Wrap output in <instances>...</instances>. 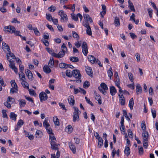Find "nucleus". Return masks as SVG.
Instances as JSON below:
<instances>
[{"label":"nucleus","instance_id":"obj_1","mask_svg":"<svg viewBox=\"0 0 158 158\" xmlns=\"http://www.w3.org/2000/svg\"><path fill=\"white\" fill-rule=\"evenodd\" d=\"M62 51L58 53H53L52 56L56 58H60L64 56L65 52L67 51V48L65 44L63 43L61 47Z\"/></svg>","mask_w":158,"mask_h":158},{"label":"nucleus","instance_id":"obj_2","mask_svg":"<svg viewBox=\"0 0 158 158\" xmlns=\"http://www.w3.org/2000/svg\"><path fill=\"white\" fill-rule=\"evenodd\" d=\"M49 139L51 142V148L53 150H57L58 148V145L56 143V140L53 135H49Z\"/></svg>","mask_w":158,"mask_h":158},{"label":"nucleus","instance_id":"obj_3","mask_svg":"<svg viewBox=\"0 0 158 158\" xmlns=\"http://www.w3.org/2000/svg\"><path fill=\"white\" fill-rule=\"evenodd\" d=\"M73 108L74 111L73 113V121L74 122H76L79 120V114L81 113V112L77 107L74 106Z\"/></svg>","mask_w":158,"mask_h":158},{"label":"nucleus","instance_id":"obj_4","mask_svg":"<svg viewBox=\"0 0 158 158\" xmlns=\"http://www.w3.org/2000/svg\"><path fill=\"white\" fill-rule=\"evenodd\" d=\"M100 86L101 87H98L99 90L104 95H106L107 93L106 90L108 89L107 85L104 83H102L100 84Z\"/></svg>","mask_w":158,"mask_h":158},{"label":"nucleus","instance_id":"obj_5","mask_svg":"<svg viewBox=\"0 0 158 158\" xmlns=\"http://www.w3.org/2000/svg\"><path fill=\"white\" fill-rule=\"evenodd\" d=\"M58 14L61 17L60 21L64 23L65 21L68 20L67 16L66 14L64 13L63 10H60L58 12Z\"/></svg>","mask_w":158,"mask_h":158},{"label":"nucleus","instance_id":"obj_6","mask_svg":"<svg viewBox=\"0 0 158 158\" xmlns=\"http://www.w3.org/2000/svg\"><path fill=\"white\" fill-rule=\"evenodd\" d=\"M73 75L76 78L80 79L81 77V75L79 70L75 69L73 71Z\"/></svg>","mask_w":158,"mask_h":158},{"label":"nucleus","instance_id":"obj_7","mask_svg":"<svg viewBox=\"0 0 158 158\" xmlns=\"http://www.w3.org/2000/svg\"><path fill=\"white\" fill-rule=\"evenodd\" d=\"M4 30L6 32L13 33L15 31V28L11 26H8L4 27Z\"/></svg>","mask_w":158,"mask_h":158},{"label":"nucleus","instance_id":"obj_8","mask_svg":"<svg viewBox=\"0 0 158 158\" xmlns=\"http://www.w3.org/2000/svg\"><path fill=\"white\" fill-rule=\"evenodd\" d=\"M39 97L41 102L45 101L48 99V97L45 92H42L39 94Z\"/></svg>","mask_w":158,"mask_h":158},{"label":"nucleus","instance_id":"obj_9","mask_svg":"<svg viewBox=\"0 0 158 158\" xmlns=\"http://www.w3.org/2000/svg\"><path fill=\"white\" fill-rule=\"evenodd\" d=\"M25 73L28 78L30 80H32L33 79V74L31 71L28 69H26Z\"/></svg>","mask_w":158,"mask_h":158},{"label":"nucleus","instance_id":"obj_10","mask_svg":"<svg viewBox=\"0 0 158 158\" xmlns=\"http://www.w3.org/2000/svg\"><path fill=\"white\" fill-rule=\"evenodd\" d=\"M94 93L95 99L98 101V103L99 104H101L102 103V101L101 99V97L95 91H94Z\"/></svg>","mask_w":158,"mask_h":158},{"label":"nucleus","instance_id":"obj_11","mask_svg":"<svg viewBox=\"0 0 158 158\" xmlns=\"http://www.w3.org/2000/svg\"><path fill=\"white\" fill-rule=\"evenodd\" d=\"M85 71L86 72L87 74L90 76L91 77H93V74L92 69L91 67H88L86 68Z\"/></svg>","mask_w":158,"mask_h":158},{"label":"nucleus","instance_id":"obj_12","mask_svg":"<svg viewBox=\"0 0 158 158\" xmlns=\"http://www.w3.org/2000/svg\"><path fill=\"white\" fill-rule=\"evenodd\" d=\"M69 104L71 106H73L75 103L74 98L73 96L71 95L69 97L68 99Z\"/></svg>","mask_w":158,"mask_h":158},{"label":"nucleus","instance_id":"obj_13","mask_svg":"<svg viewBox=\"0 0 158 158\" xmlns=\"http://www.w3.org/2000/svg\"><path fill=\"white\" fill-rule=\"evenodd\" d=\"M18 102L20 108L24 107L26 105L25 100L24 99H20L19 100Z\"/></svg>","mask_w":158,"mask_h":158},{"label":"nucleus","instance_id":"obj_14","mask_svg":"<svg viewBox=\"0 0 158 158\" xmlns=\"http://www.w3.org/2000/svg\"><path fill=\"white\" fill-rule=\"evenodd\" d=\"M142 88L141 86L139 84L136 85V94L138 95L142 93Z\"/></svg>","mask_w":158,"mask_h":158},{"label":"nucleus","instance_id":"obj_15","mask_svg":"<svg viewBox=\"0 0 158 158\" xmlns=\"http://www.w3.org/2000/svg\"><path fill=\"white\" fill-rule=\"evenodd\" d=\"M148 132L145 131H143L142 133V136L143 140H148Z\"/></svg>","mask_w":158,"mask_h":158},{"label":"nucleus","instance_id":"obj_16","mask_svg":"<svg viewBox=\"0 0 158 158\" xmlns=\"http://www.w3.org/2000/svg\"><path fill=\"white\" fill-rule=\"evenodd\" d=\"M110 93L112 96L114 95L117 93L116 89L114 86H111L110 87Z\"/></svg>","mask_w":158,"mask_h":158},{"label":"nucleus","instance_id":"obj_17","mask_svg":"<svg viewBox=\"0 0 158 158\" xmlns=\"http://www.w3.org/2000/svg\"><path fill=\"white\" fill-rule=\"evenodd\" d=\"M88 59L89 61L92 63H94L97 60L92 55L88 56Z\"/></svg>","mask_w":158,"mask_h":158},{"label":"nucleus","instance_id":"obj_18","mask_svg":"<svg viewBox=\"0 0 158 158\" xmlns=\"http://www.w3.org/2000/svg\"><path fill=\"white\" fill-rule=\"evenodd\" d=\"M69 146L72 152L74 154H75L76 152V148L75 145L71 143H69Z\"/></svg>","mask_w":158,"mask_h":158},{"label":"nucleus","instance_id":"obj_19","mask_svg":"<svg viewBox=\"0 0 158 158\" xmlns=\"http://www.w3.org/2000/svg\"><path fill=\"white\" fill-rule=\"evenodd\" d=\"M128 3L129 4L128 7L129 8L131 9V11L135 12V10L132 2L130 0H129Z\"/></svg>","mask_w":158,"mask_h":158},{"label":"nucleus","instance_id":"obj_20","mask_svg":"<svg viewBox=\"0 0 158 158\" xmlns=\"http://www.w3.org/2000/svg\"><path fill=\"white\" fill-rule=\"evenodd\" d=\"M54 59L53 57H52L50 58V60L49 61L48 63V66L50 68H52L54 66Z\"/></svg>","mask_w":158,"mask_h":158},{"label":"nucleus","instance_id":"obj_21","mask_svg":"<svg viewBox=\"0 0 158 158\" xmlns=\"http://www.w3.org/2000/svg\"><path fill=\"white\" fill-rule=\"evenodd\" d=\"M84 18L87 22L89 21L90 23H92L93 21L90 16L88 14H85L84 15Z\"/></svg>","mask_w":158,"mask_h":158},{"label":"nucleus","instance_id":"obj_22","mask_svg":"<svg viewBox=\"0 0 158 158\" xmlns=\"http://www.w3.org/2000/svg\"><path fill=\"white\" fill-rule=\"evenodd\" d=\"M53 121L55 124L57 126H59L60 125V122L59 120L56 116H55L53 118Z\"/></svg>","mask_w":158,"mask_h":158},{"label":"nucleus","instance_id":"obj_23","mask_svg":"<svg viewBox=\"0 0 158 158\" xmlns=\"http://www.w3.org/2000/svg\"><path fill=\"white\" fill-rule=\"evenodd\" d=\"M130 153V149L129 147L127 145L126 147L124 150V153L127 156H128Z\"/></svg>","mask_w":158,"mask_h":158},{"label":"nucleus","instance_id":"obj_24","mask_svg":"<svg viewBox=\"0 0 158 158\" xmlns=\"http://www.w3.org/2000/svg\"><path fill=\"white\" fill-rule=\"evenodd\" d=\"M44 71V72L49 73L51 72V69L48 65H45L43 68Z\"/></svg>","mask_w":158,"mask_h":158},{"label":"nucleus","instance_id":"obj_25","mask_svg":"<svg viewBox=\"0 0 158 158\" xmlns=\"http://www.w3.org/2000/svg\"><path fill=\"white\" fill-rule=\"evenodd\" d=\"M102 8L103 10V11L101 12L100 15H101V17L103 18V16L102 15V13H103V15H105L106 14V6L105 5H102Z\"/></svg>","mask_w":158,"mask_h":158},{"label":"nucleus","instance_id":"obj_26","mask_svg":"<svg viewBox=\"0 0 158 158\" xmlns=\"http://www.w3.org/2000/svg\"><path fill=\"white\" fill-rule=\"evenodd\" d=\"M134 104V102L133 98H132L130 99L129 103V106L131 110L133 109Z\"/></svg>","mask_w":158,"mask_h":158},{"label":"nucleus","instance_id":"obj_27","mask_svg":"<svg viewBox=\"0 0 158 158\" xmlns=\"http://www.w3.org/2000/svg\"><path fill=\"white\" fill-rule=\"evenodd\" d=\"M98 147L100 148H101L103 145V140L102 138H99L98 139Z\"/></svg>","mask_w":158,"mask_h":158},{"label":"nucleus","instance_id":"obj_28","mask_svg":"<svg viewBox=\"0 0 158 158\" xmlns=\"http://www.w3.org/2000/svg\"><path fill=\"white\" fill-rule=\"evenodd\" d=\"M17 115L14 112H11L10 116V118L12 120L16 121Z\"/></svg>","mask_w":158,"mask_h":158},{"label":"nucleus","instance_id":"obj_29","mask_svg":"<svg viewBox=\"0 0 158 158\" xmlns=\"http://www.w3.org/2000/svg\"><path fill=\"white\" fill-rule=\"evenodd\" d=\"M114 23L115 26L116 27L120 25V23L119 19L117 17H115Z\"/></svg>","mask_w":158,"mask_h":158},{"label":"nucleus","instance_id":"obj_30","mask_svg":"<svg viewBox=\"0 0 158 158\" xmlns=\"http://www.w3.org/2000/svg\"><path fill=\"white\" fill-rule=\"evenodd\" d=\"M2 47L5 48L6 49L8 52H10V49L9 46L8 44H6L5 43L3 42L2 43Z\"/></svg>","mask_w":158,"mask_h":158},{"label":"nucleus","instance_id":"obj_31","mask_svg":"<svg viewBox=\"0 0 158 158\" xmlns=\"http://www.w3.org/2000/svg\"><path fill=\"white\" fill-rule=\"evenodd\" d=\"M19 78H21L23 81H25V75L23 72L19 73Z\"/></svg>","mask_w":158,"mask_h":158},{"label":"nucleus","instance_id":"obj_32","mask_svg":"<svg viewBox=\"0 0 158 158\" xmlns=\"http://www.w3.org/2000/svg\"><path fill=\"white\" fill-rule=\"evenodd\" d=\"M9 56L8 54H7V60L9 61V57H10L11 59H11V60L12 59H15V56L14 54L10 52L9 53Z\"/></svg>","mask_w":158,"mask_h":158},{"label":"nucleus","instance_id":"obj_33","mask_svg":"<svg viewBox=\"0 0 158 158\" xmlns=\"http://www.w3.org/2000/svg\"><path fill=\"white\" fill-rule=\"evenodd\" d=\"M66 74L67 76L71 77L73 76V71L71 72L70 70H67Z\"/></svg>","mask_w":158,"mask_h":158},{"label":"nucleus","instance_id":"obj_34","mask_svg":"<svg viewBox=\"0 0 158 158\" xmlns=\"http://www.w3.org/2000/svg\"><path fill=\"white\" fill-rule=\"evenodd\" d=\"M46 118H45L43 123V126L46 129L50 127V124L48 122V121L46 120Z\"/></svg>","mask_w":158,"mask_h":158},{"label":"nucleus","instance_id":"obj_35","mask_svg":"<svg viewBox=\"0 0 158 158\" xmlns=\"http://www.w3.org/2000/svg\"><path fill=\"white\" fill-rule=\"evenodd\" d=\"M70 60L71 61L73 62H77L79 61V59L77 57H74L71 56L70 58Z\"/></svg>","mask_w":158,"mask_h":158},{"label":"nucleus","instance_id":"obj_36","mask_svg":"<svg viewBox=\"0 0 158 158\" xmlns=\"http://www.w3.org/2000/svg\"><path fill=\"white\" fill-rule=\"evenodd\" d=\"M59 66L60 68L66 69L68 68V64L61 63L59 64Z\"/></svg>","mask_w":158,"mask_h":158},{"label":"nucleus","instance_id":"obj_37","mask_svg":"<svg viewBox=\"0 0 158 158\" xmlns=\"http://www.w3.org/2000/svg\"><path fill=\"white\" fill-rule=\"evenodd\" d=\"M71 15L72 18L75 21H77L78 20V18L77 14L76 15H75L74 13H73L71 14Z\"/></svg>","mask_w":158,"mask_h":158},{"label":"nucleus","instance_id":"obj_38","mask_svg":"<svg viewBox=\"0 0 158 158\" xmlns=\"http://www.w3.org/2000/svg\"><path fill=\"white\" fill-rule=\"evenodd\" d=\"M90 85L89 82L87 81H86L84 83L83 87L84 88H87Z\"/></svg>","mask_w":158,"mask_h":158},{"label":"nucleus","instance_id":"obj_39","mask_svg":"<svg viewBox=\"0 0 158 158\" xmlns=\"http://www.w3.org/2000/svg\"><path fill=\"white\" fill-rule=\"evenodd\" d=\"M13 61H12L11 60V59H10V60H9V62H10V64H9V67L10 68H11L12 69H14V68L16 67L15 66V65L12 62Z\"/></svg>","mask_w":158,"mask_h":158},{"label":"nucleus","instance_id":"obj_40","mask_svg":"<svg viewBox=\"0 0 158 158\" xmlns=\"http://www.w3.org/2000/svg\"><path fill=\"white\" fill-rule=\"evenodd\" d=\"M22 84L23 87L27 89H29V85L28 83L25 81L22 82Z\"/></svg>","mask_w":158,"mask_h":158},{"label":"nucleus","instance_id":"obj_41","mask_svg":"<svg viewBox=\"0 0 158 158\" xmlns=\"http://www.w3.org/2000/svg\"><path fill=\"white\" fill-rule=\"evenodd\" d=\"M10 83L12 87V88H18L17 85L15 82V80H12L10 81Z\"/></svg>","mask_w":158,"mask_h":158},{"label":"nucleus","instance_id":"obj_42","mask_svg":"<svg viewBox=\"0 0 158 158\" xmlns=\"http://www.w3.org/2000/svg\"><path fill=\"white\" fill-rule=\"evenodd\" d=\"M46 130L47 131V133L50 135H53V133L52 132V129L49 127L47 128L46 129Z\"/></svg>","mask_w":158,"mask_h":158},{"label":"nucleus","instance_id":"obj_43","mask_svg":"<svg viewBox=\"0 0 158 158\" xmlns=\"http://www.w3.org/2000/svg\"><path fill=\"white\" fill-rule=\"evenodd\" d=\"M86 33L89 35H92L91 29L90 27H88L86 29Z\"/></svg>","mask_w":158,"mask_h":158},{"label":"nucleus","instance_id":"obj_44","mask_svg":"<svg viewBox=\"0 0 158 158\" xmlns=\"http://www.w3.org/2000/svg\"><path fill=\"white\" fill-rule=\"evenodd\" d=\"M151 112L153 118H155L156 115V110L154 109H152Z\"/></svg>","mask_w":158,"mask_h":158},{"label":"nucleus","instance_id":"obj_45","mask_svg":"<svg viewBox=\"0 0 158 158\" xmlns=\"http://www.w3.org/2000/svg\"><path fill=\"white\" fill-rule=\"evenodd\" d=\"M35 34L37 36H39L40 33L36 27L34 28L33 29Z\"/></svg>","mask_w":158,"mask_h":158},{"label":"nucleus","instance_id":"obj_46","mask_svg":"<svg viewBox=\"0 0 158 158\" xmlns=\"http://www.w3.org/2000/svg\"><path fill=\"white\" fill-rule=\"evenodd\" d=\"M148 140H146V141L145 140H143V146L144 148L147 149L148 146Z\"/></svg>","mask_w":158,"mask_h":158},{"label":"nucleus","instance_id":"obj_47","mask_svg":"<svg viewBox=\"0 0 158 158\" xmlns=\"http://www.w3.org/2000/svg\"><path fill=\"white\" fill-rule=\"evenodd\" d=\"M2 113L3 117L4 118H8L7 114L6 113V110H2Z\"/></svg>","mask_w":158,"mask_h":158},{"label":"nucleus","instance_id":"obj_48","mask_svg":"<svg viewBox=\"0 0 158 158\" xmlns=\"http://www.w3.org/2000/svg\"><path fill=\"white\" fill-rule=\"evenodd\" d=\"M18 91L17 88H11L10 89V93L12 94H14L15 93H17Z\"/></svg>","mask_w":158,"mask_h":158},{"label":"nucleus","instance_id":"obj_49","mask_svg":"<svg viewBox=\"0 0 158 158\" xmlns=\"http://www.w3.org/2000/svg\"><path fill=\"white\" fill-rule=\"evenodd\" d=\"M73 33V36L74 38H76V39H79V36L78 34L75 31H72Z\"/></svg>","mask_w":158,"mask_h":158},{"label":"nucleus","instance_id":"obj_50","mask_svg":"<svg viewBox=\"0 0 158 158\" xmlns=\"http://www.w3.org/2000/svg\"><path fill=\"white\" fill-rule=\"evenodd\" d=\"M81 47L82 49H86L88 48L87 44L85 42H83Z\"/></svg>","mask_w":158,"mask_h":158},{"label":"nucleus","instance_id":"obj_51","mask_svg":"<svg viewBox=\"0 0 158 158\" xmlns=\"http://www.w3.org/2000/svg\"><path fill=\"white\" fill-rule=\"evenodd\" d=\"M67 128L68 129V133H71L73 131V128L71 126L69 125L67 126Z\"/></svg>","mask_w":158,"mask_h":158},{"label":"nucleus","instance_id":"obj_52","mask_svg":"<svg viewBox=\"0 0 158 158\" xmlns=\"http://www.w3.org/2000/svg\"><path fill=\"white\" fill-rule=\"evenodd\" d=\"M128 76L129 79L130 80L131 82H133L134 81L133 76V74L131 73H128Z\"/></svg>","mask_w":158,"mask_h":158},{"label":"nucleus","instance_id":"obj_53","mask_svg":"<svg viewBox=\"0 0 158 158\" xmlns=\"http://www.w3.org/2000/svg\"><path fill=\"white\" fill-rule=\"evenodd\" d=\"M23 123L24 122L22 120L20 119L17 123V125L21 127V126L23 125Z\"/></svg>","mask_w":158,"mask_h":158},{"label":"nucleus","instance_id":"obj_54","mask_svg":"<svg viewBox=\"0 0 158 158\" xmlns=\"http://www.w3.org/2000/svg\"><path fill=\"white\" fill-rule=\"evenodd\" d=\"M46 18L49 21H51L53 19L51 15H48L47 14H46Z\"/></svg>","mask_w":158,"mask_h":158},{"label":"nucleus","instance_id":"obj_55","mask_svg":"<svg viewBox=\"0 0 158 158\" xmlns=\"http://www.w3.org/2000/svg\"><path fill=\"white\" fill-rule=\"evenodd\" d=\"M85 98L86 102L90 104L92 106H94V104L92 103V102L90 101L89 99L87 97H85Z\"/></svg>","mask_w":158,"mask_h":158},{"label":"nucleus","instance_id":"obj_56","mask_svg":"<svg viewBox=\"0 0 158 158\" xmlns=\"http://www.w3.org/2000/svg\"><path fill=\"white\" fill-rule=\"evenodd\" d=\"M56 9L55 6H51L50 7H49L48 10L50 11L54 12Z\"/></svg>","mask_w":158,"mask_h":158},{"label":"nucleus","instance_id":"obj_57","mask_svg":"<svg viewBox=\"0 0 158 158\" xmlns=\"http://www.w3.org/2000/svg\"><path fill=\"white\" fill-rule=\"evenodd\" d=\"M148 12L149 15V16L150 18H152V10L151 8L148 9Z\"/></svg>","mask_w":158,"mask_h":158},{"label":"nucleus","instance_id":"obj_58","mask_svg":"<svg viewBox=\"0 0 158 158\" xmlns=\"http://www.w3.org/2000/svg\"><path fill=\"white\" fill-rule=\"evenodd\" d=\"M141 128L143 131H145L146 125L144 122H142L141 124Z\"/></svg>","mask_w":158,"mask_h":158},{"label":"nucleus","instance_id":"obj_59","mask_svg":"<svg viewBox=\"0 0 158 158\" xmlns=\"http://www.w3.org/2000/svg\"><path fill=\"white\" fill-rule=\"evenodd\" d=\"M119 102L122 106L124 105L125 104V99H119Z\"/></svg>","mask_w":158,"mask_h":158},{"label":"nucleus","instance_id":"obj_60","mask_svg":"<svg viewBox=\"0 0 158 158\" xmlns=\"http://www.w3.org/2000/svg\"><path fill=\"white\" fill-rule=\"evenodd\" d=\"M139 152L140 155H142L143 154V148L142 147L139 148Z\"/></svg>","mask_w":158,"mask_h":158},{"label":"nucleus","instance_id":"obj_61","mask_svg":"<svg viewBox=\"0 0 158 158\" xmlns=\"http://www.w3.org/2000/svg\"><path fill=\"white\" fill-rule=\"evenodd\" d=\"M82 52L85 56H86L88 53V48L86 49H82Z\"/></svg>","mask_w":158,"mask_h":158},{"label":"nucleus","instance_id":"obj_62","mask_svg":"<svg viewBox=\"0 0 158 158\" xmlns=\"http://www.w3.org/2000/svg\"><path fill=\"white\" fill-rule=\"evenodd\" d=\"M83 25L85 27L87 28L88 27H89L90 26L89 25V23L87 21H85V22H83Z\"/></svg>","mask_w":158,"mask_h":158},{"label":"nucleus","instance_id":"obj_63","mask_svg":"<svg viewBox=\"0 0 158 158\" xmlns=\"http://www.w3.org/2000/svg\"><path fill=\"white\" fill-rule=\"evenodd\" d=\"M37 135L38 136H39L40 137L42 136V131L40 130H37L36 131V134L35 135Z\"/></svg>","mask_w":158,"mask_h":158},{"label":"nucleus","instance_id":"obj_64","mask_svg":"<svg viewBox=\"0 0 158 158\" xmlns=\"http://www.w3.org/2000/svg\"><path fill=\"white\" fill-rule=\"evenodd\" d=\"M8 102H4V105L6 106L8 108H10L11 107V106L10 103Z\"/></svg>","mask_w":158,"mask_h":158}]
</instances>
